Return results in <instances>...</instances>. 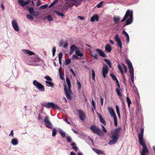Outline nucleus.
Wrapping results in <instances>:
<instances>
[{
  "label": "nucleus",
  "mask_w": 155,
  "mask_h": 155,
  "mask_svg": "<svg viewBox=\"0 0 155 155\" xmlns=\"http://www.w3.org/2000/svg\"><path fill=\"white\" fill-rule=\"evenodd\" d=\"M144 129L143 128L140 129V132L138 134V138L140 144L143 147L142 151L140 152L141 155H147V153H149V151L147 147L145 142L143 140Z\"/></svg>",
  "instance_id": "nucleus-1"
},
{
  "label": "nucleus",
  "mask_w": 155,
  "mask_h": 155,
  "mask_svg": "<svg viewBox=\"0 0 155 155\" xmlns=\"http://www.w3.org/2000/svg\"><path fill=\"white\" fill-rule=\"evenodd\" d=\"M126 21V25L124 26V27L126 25H127L131 24L133 20V13L131 10H128L126 11V14L123 18L121 21V22Z\"/></svg>",
  "instance_id": "nucleus-2"
},
{
  "label": "nucleus",
  "mask_w": 155,
  "mask_h": 155,
  "mask_svg": "<svg viewBox=\"0 0 155 155\" xmlns=\"http://www.w3.org/2000/svg\"><path fill=\"white\" fill-rule=\"evenodd\" d=\"M66 83L68 86V89H67V86L66 85H64V94H65L68 99L71 100L72 98L71 96V94H72V91L71 90V83L70 80L69 78L67 77L66 79Z\"/></svg>",
  "instance_id": "nucleus-3"
},
{
  "label": "nucleus",
  "mask_w": 155,
  "mask_h": 155,
  "mask_svg": "<svg viewBox=\"0 0 155 155\" xmlns=\"http://www.w3.org/2000/svg\"><path fill=\"white\" fill-rule=\"evenodd\" d=\"M126 62L128 66L129 72L131 80L132 82L134 83V71L132 64L130 61L128 59H126Z\"/></svg>",
  "instance_id": "nucleus-4"
},
{
  "label": "nucleus",
  "mask_w": 155,
  "mask_h": 155,
  "mask_svg": "<svg viewBox=\"0 0 155 155\" xmlns=\"http://www.w3.org/2000/svg\"><path fill=\"white\" fill-rule=\"evenodd\" d=\"M90 129L93 133L97 134L99 136L103 135V133L102 130L96 126L93 125L90 127Z\"/></svg>",
  "instance_id": "nucleus-5"
},
{
  "label": "nucleus",
  "mask_w": 155,
  "mask_h": 155,
  "mask_svg": "<svg viewBox=\"0 0 155 155\" xmlns=\"http://www.w3.org/2000/svg\"><path fill=\"white\" fill-rule=\"evenodd\" d=\"M33 85L39 91L42 92H43L45 91V88L44 86L40 83L37 81L35 80L33 82Z\"/></svg>",
  "instance_id": "nucleus-6"
},
{
  "label": "nucleus",
  "mask_w": 155,
  "mask_h": 155,
  "mask_svg": "<svg viewBox=\"0 0 155 155\" xmlns=\"http://www.w3.org/2000/svg\"><path fill=\"white\" fill-rule=\"evenodd\" d=\"M43 106L47 108H53L58 110H60V107L58 105L52 102L46 103Z\"/></svg>",
  "instance_id": "nucleus-7"
},
{
  "label": "nucleus",
  "mask_w": 155,
  "mask_h": 155,
  "mask_svg": "<svg viewBox=\"0 0 155 155\" xmlns=\"http://www.w3.org/2000/svg\"><path fill=\"white\" fill-rule=\"evenodd\" d=\"M108 110L110 116L114 118V125L116 127L117 125V118L114 111L112 108H108Z\"/></svg>",
  "instance_id": "nucleus-8"
},
{
  "label": "nucleus",
  "mask_w": 155,
  "mask_h": 155,
  "mask_svg": "<svg viewBox=\"0 0 155 155\" xmlns=\"http://www.w3.org/2000/svg\"><path fill=\"white\" fill-rule=\"evenodd\" d=\"M45 78L47 80L45 81L46 85L48 87H53L54 84L52 82V80L51 78L49 76H45Z\"/></svg>",
  "instance_id": "nucleus-9"
},
{
  "label": "nucleus",
  "mask_w": 155,
  "mask_h": 155,
  "mask_svg": "<svg viewBox=\"0 0 155 155\" xmlns=\"http://www.w3.org/2000/svg\"><path fill=\"white\" fill-rule=\"evenodd\" d=\"M49 117L46 116L44 119V122L46 127L49 129H52V125L49 120Z\"/></svg>",
  "instance_id": "nucleus-10"
},
{
  "label": "nucleus",
  "mask_w": 155,
  "mask_h": 155,
  "mask_svg": "<svg viewBox=\"0 0 155 155\" xmlns=\"http://www.w3.org/2000/svg\"><path fill=\"white\" fill-rule=\"evenodd\" d=\"M114 39V40L117 42V45L120 47V49L121 50L122 48V44L118 34H116L115 35Z\"/></svg>",
  "instance_id": "nucleus-11"
},
{
  "label": "nucleus",
  "mask_w": 155,
  "mask_h": 155,
  "mask_svg": "<svg viewBox=\"0 0 155 155\" xmlns=\"http://www.w3.org/2000/svg\"><path fill=\"white\" fill-rule=\"evenodd\" d=\"M108 68L106 64L103 65V67L102 69V73L103 77L104 78L106 77V75L107 74L108 72Z\"/></svg>",
  "instance_id": "nucleus-12"
},
{
  "label": "nucleus",
  "mask_w": 155,
  "mask_h": 155,
  "mask_svg": "<svg viewBox=\"0 0 155 155\" xmlns=\"http://www.w3.org/2000/svg\"><path fill=\"white\" fill-rule=\"evenodd\" d=\"M121 128L118 127L114 130L111 132V135L115 136L118 137L119 135Z\"/></svg>",
  "instance_id": "nucleus-13"
},
{
  "label": "nucleus",
  "mask_w": 155,
  "mask_h": 155,
  "mask_svg": "<svg viewBox=\"0 0 155 155\" xmlns=\"http://www.w3.org/2000/svg\"><path fill=\"white\" fill-rule=\"evenodd\" d=\"M12 24L14 29L15 31H19V27L18 26V23L16 20H13L12 21Z\"/></svg>",
  "instance_id": "nucleus-14"
},
{
  "label": "nucleus",
  "mask_w": 155,
  "mask_h": 155,
  "mask_svg": "<svg viewBox=\"0 0 155 155\" xmlns=\"http://www.w3.org/2000/svg\"><path fill=\"white\" fill-rule=\"evenodd\" d=\"M78 113L80 120L82 121L84 120L86 117L85 114L84 112L81 110H79L78 111Z\"/></svg>",
  "instance_id": "nucleus-15"
},
{
  "label": "nucleus",
  "mask_w": 155,
  "mask_h": 155,
  "mask_svg": "<svg viewBox=\"0 0 155 155\" xmlns=\"http://www.w3.org/2000/svg\"><path fill=\"white\" fill-rule=\"evenodd\" d=\"M18 3L22 7H24L26 5L29 4L30 3V0L24 2L23 0H18Z\"/></svg>",
  "instance_id": "nucleus-16"
},
{
  "label": "nucleus",
  "mask_w": 155,
  "mask_h": 155,
  "mask_svg": "<svg viewBox=\"0 0 155 155\" xmlns=\"http://www.w3.org/2000/svg\"><path fill=\"white\" fill-rule=\"evenodd\" d=\"M96 51L99 53L100 56L103 57H106V54L102 50L99 49H96Z\"/></svg>",
  "instance_id": "nucleus-17"
},
{
  "label": "nucleus",
  "mask_w": 155,
  "mask_h": 155,
  "mask_svg": "<svg viewBox=\"0 0 155 155\" xmlns=\"http://www.w3.org/2000/svg\"><path fill=\"white\" fill-rule=\"evenodd\" d=\"M91 20L92 22L94 21H98L99 20L98 16L97 15H94L91 18Z\"/></svg>",
  "instance_id": "nucleus-18"
},
{
  "label": "nucleus",
  "mask_w": 155,
  "mask_h": 155,
  "mask_svg": "<svg viewBox=\"0 0 155 155\" xmlns=\"http://www.w3.org/2000/svg\"><path fill=\"white\" fill-rule=\"evenodd\" d=\"M23 51L25 54H28L30 55H32L35 54L34 52L28 50H23Z\"/></svg>",
  "instance_id": "nucleus-19"
},
{
  "label": "nucleus",
  "mask_w": 155,
  "mask_h": 155,
  "mask_svg": "<svg viewBox=\"0 0 155 155\" xmlns=\"http://www.w3.org/2000/svg\"><path fill=\"white\" fill-rule=\"evenodd\" d=\"M111 47L109 44H107L105 46V49L106 51L108 52H110L111 50Z\"/></svg>",
  "instance_id": "nucleus-20"
},
{
  "label": "nucleus",
  "mask_w": 155,
  "mask_h": 155,
  "mask_svg": "<svg viewBox=\"0 0 155 155\" xmlns=\"http://www.w3.org/2000/svg\"><path fill=\"white\" fill-rule=\"evenodd\" d=\"M11 143L12 145H16L18 144V141L17 139L13 138L12 139Z\"/></svg>",
  "instance_id": "nucleus-21"
},
{
  "label": "nucleus",
  "mask_w": 155,
  "mask_h": 155,
  "mask_svg": "<svg viewBox=\"0 0 155 155\" xmlns=\"http://www.w3.org/2000/svg\"><path fill=\"white\" fill-rule=\"evenodd\" d=\"M95 152L98 155L99 154H104V151H101L99 150L95 149Z\"/></svg>",
  "instance_id": "nucleus-22"
},
{
  "label": "nucleus",
  "mask_w": 155,
  "mask_h": 155,
  "mask_svg": "<svg viewBox=\"0 0 155 155\" xmlns=\"http://www.w3.org/2000/svg\"><path fill=\"white\" fill-rule=\"evenodd\" d=\"M123 33L126 37L127 39V42L129 43V42L130 38L128 35L125 31H123Z\"/></svg>",
  "instance_id": "nucleus-23"
},
{
  "label": "nucleus",
  "mask_w": 155,
  "mask_h": 155,
  "mask_svg": "<svg viewBox=\"0 0 155 155\" xmlns=\"http://www.w3.org/2000/svg\"><path fill=\"white\" fill-rule=\"evenodd\" d=\"M61 69H62V68L60 67L59 69V75L60 76V78L62 80L64 79V75L62 74L61 73Z\"/></svg>",
  "instance_id": "nucleus-24"
},
{
  "label": "nucleus",
  "mask_w": 155,
  "mask_h": 155,
  "mask_svg": "<svg viewBox=\"0 0 155 155\" xmlns=\"http://www.w3.org/2000/svg\"><path fill=\"white\" fill-rule=\"evenodd\" d=\"M54 12L56 13V14L59 16L63 17L64 16V15L63 13L58 11H54Z\"/></svg>",
  "instance_id": "nucleus-25"
},
{
  "label": "nucleus",
  "mask_w": 155,
  "mask_h": 155,
  "mask_svg": "<svg viewBox=\"0 0 155 155\" xmlns=\"http://www.w3.org/2000/svg\"><path fill=\"white\" fill-rule=\"evenodd\" d=\"M104 61L107 63L109 67L110 68L111 67V63L110 61L106 59H104Z\"/></svg>",
  "instance_id": "nucleus-26"
},
{
  "label": "nucleus",
  "mask_w": 155,
  "mask_h": 155,
  "mask_svg": "<svg viewBox=\"0 0 155 155\" xmlns=\"http://www.w3.org/2000/svg\"><path fill=\"white\" fill-rule=\"evenodd\" d=\"M76 54L78 56L80 57H82L83 56V54L81 53L78 49H76L75 51Z\"/></svg>",
  "instance_id": "nucleus-27"
},
{
  "label": "nucleus",
  "mask_w": 155,
  "mask_h": 155,
  "mask_svg": "<svg viewBox=\"0 0 155 155\" xmlns=\"http://www.w3.org/2000/svg\"><path fill=\"white\" fill-rule=\"evenodd\" d=\"M58 2V0H54L50 5L49 8H51L54 6L55 4H56Z\"/></svg>",
  "instance_id": "nucleus-28"
},
{
  "label": "nucleus",
  "mask_w": 155,
  "mask_h": 155,
  "mask_svg": "<svg viewBox=\"0 0 155 155\" xmlns=\"http://www.w3.org/2000/svg\"><path fill=\"white\" fill-rule=\"evenodd\" d=\"M29 12L32 15H34V13L35 12V11L34 10V8L32 7H30L29 9Z\"/></svg>",
  "instance_id": "nucleus-29"
},
{
  "label": "nucleus",
  "mask_w": 155,
  "mask_h": 155,
  "mask_svg": "<svg viewBox=\"0 0 155 155\" xmlns=\"http://www.w3.org/2000/svg\"><path fill=\"white\" fill-rule=\"evenodd\" d=\"M118 69L120 71V72L121 74L123 76L124 75V73L123 71V70L122 68V67L120 65L118 64Z\"/></svg>",
  "instance_id": "nucleus-30"
},
{
  "label": "nucleus",
  "mask_w": 155,
  "mask_h": 155,
  "mask_svg": "<svg viewBox=\"0 0 155 155\" xmlns=\"http://www.w3.org/2000/svg\"><path fill=\"white\" fill-rule=\"evenodd\" d=\"M116 91L117 93V95L119 96H121L122 94L120 92V89L119 88H117L116 89Z\"/></svg>",
  "instance_id": "nucleus-31"
},
{
  "label": "nucleus",
  "mask_w": 155,
  "mask_h": 155,
  "mask_svg": "<svg viewBox=\"0 0 155 155\" xmlns=\"http://www.w3.org/2000/svg\"><path fill=\"white\" fill-rule=\"evenodd\" d=\"M126 100L128 104V106L129 107H130V105L131 104V101L128 97H126Z\"/></svg>",
  "instance_id": "nucleus-32"
},
{
  "label": "nucleus",
  "mask_w": 155,
  "mask_h": 155,
  "mask_svg": "<svg viewBox=\"0 0 155 155\" xmlns=\"http://www.w3.org/2000/svg\"><path fill=\"white\" fill-rule=\"evenodd\" d=\"M100 121L104 124H106V123L104 119L101 117H99Z\"/></svg>",
  "instance_id": "nucleus-33"
},
{
  "label": "nucleus",
  "mask_w": 155,
  "mask_h": 155,
  "mask_svg": "<svg viewBox=\"0 0 155 155\" xmlns=\"http://www.w3.org/2000/svg\"><path fill=\"white\" fill-rule=\"evenodd\" d=\"M57 132L56 129L55 128H53L52 130V137L55 136L57 134Z\"/></svg>",
  "instance_id": "nucleus-34"
},
{
  "label": "nucleus",
  "mask_w": 155,
  "mask_h": 155,
  "mask_svg": "<svg viewBox=\"0 0 155 155\" xmlns=\"http://www.w3.org/2000/svg\"><path fill=\"white\" fill-rule=\"evenodd\" d=\"M59 132L61 137L62 138H64L65 136V132L62 130H60Z\"/></svg>",
  "instance_id": "nucleus-35"
},
{
  "label": "nucleus",
  "mask_w": 155,
  "mask_h": 155,
  "mask_svg": "<svg viewBox=\"0 0 155 155\" xmlns=\"http://www.w3.org/2000/svg\"><path fill=\"white\" fill-rule=\"evenodd\" d=\"M48 6V4H45V5H44L41 6L40 7L39 9H44L47 8Z\"/></svg>",
  "instance_id": "nucleus-36"
},
{
  "label": "nucleus",
  "mask_w": 155,
  "mask_h": 155,
  "mask_svg": "<svg viewBox=\"0 0 155 155\" xmlns=\"http://www.w3.org/2000/svg\"><path fill=\"white\" fill-rule=\"evenodd\" d=\"M77 48V47L74 45H72L70 47L71 50L72 51H74V50Z\"/></svg>",
  "instance_id": "nucleus-37"
},
{
  "label": "nucleus",
  "mask_w": 155,
  "mask_h": 155,
  "mask_svg": "<svg viewBox=\"0 0 155 155\" xmlns=\"http://www.w3.org/2000/svg\"><path fill=\"white\" fill-rule=\"evenodd\" d=\"M70 2L69 1V2H68V4H69L68 7L70 9H72V6H73V5H75V4L74 3Z\"/></svg>",
  "instance_id": "nucleus-38"
},
{
  "label": "nucleus",
  "mask_w": 155,
  "mask_h": 155,
  "mask_svg": "<svg viewBox=\"0 0 155 155\" xmlns=\"http://www.w3.org/2000/svg\"><path fill=\"white\" fill-rule=\"evenodd\" d=\"M111 138H112V139L113 140H114L117 142V141L118 139V137L117 136L111 135Z\"/></svg>",
  "instance_id": "nucleus-39"
},
{
  "label": "nucleus",
  "mask_w": 155,
  "mask_h": 155,
  "mask_svg": "<svg viewBox=\"0 0 155 155\" xmlns=\"http://www.w3.org/2000/svg\"><path fill=\"white\" fill-rule=\"evenodd\" d=\"M71 62V60L69 58L66 60L65 61V64L66 65H69Z\"/></svg>",
  "instance_id": "nucleus-40"
},
{
  "label": "nucleus",
  "mask_w": 155,
  "mask_h": 155,
  "mask_svg": "<svg viewBox=\"0 0 155 155\" xmlns=\"http://www.w3.org/2000/svg\"><path fill=\"white\" fill-rule=\"evenodd\" d=\"M120 20V18L118 17H114V22H116Z\"/></svg>",
  "instance_id": "nucleus-41"
},
{
  "label": "nucleus",
  "mask_w": 155,
  "mask_h": 155,
  "mask_svg": "<svg viewBox=\"0 0 155 155\" xmlns=\"http://www.w3.org/2000/svg\"><path fill=\"white\" fill-rule=\"evenodd\" d=\"M117 143L114 140H113L112 139L111 140H110L109 142L108 143V144L110 145H112V144H115Z\"/></svg>",
  "instance_id": "nucleus-42"
},
{
  "label": "nucleus",
  "mask_w": 155,
  "mask_h": 155,
  "mask_svg": "<svg viewBox=\"0 0 155 155\" xmlns=\"http://www.w3.org/2000/svg\"><path fill=\"white\" fill-rule=\"evenodd\" d=\"M92 79L94 81H95V73L93 69L92 70Z\"/></svg>",
  "instance_id": "nucleus-43"
},
{
  "label": "nucleus",
  "mask_w": 155,
  "mask_h": 155,
  "mask_svg": "<svg viewBox=\"0 0 155 155\" xmlns=\"http://www.w3.org/2000/svg\"><path fill=\"white\" fill-rule=\"evenodd\" d=\"M122 67L124 68V72L126 73H127V68L126 66L123 63H122Z\"/></svg>",
  "instance_id": "nucleus-44"
},
{
  "label": "nucleus",
  "mask_w": 155,
  "mask_h": 155,
  "mask_svg": "<svg viewBox=\"0 0 155 155\" xmlns=\"http://www.w3.org/2000/svg\"><path fill=\"white\" fill-rule=\"evenodd\" d=\"M77 84L78 85V90H80L81 88V84L80 82H79L78 80H77Z\"/></svg>",
  "instance_id": "nucleus-45"
},
{
  "label": "nucleus",
  "mask_w": 155,
  "mask_h": 155,
  "mask_svg": "<svg viewBox=\"0 0 155 155\" xmlns=\"http://www.w3.org/2000/svg\"><path fill=\"white\" fill-rule=\"evenodd\" d=\"M47 18L48 20L50 21H52L53 20L52 17L50 15H49L47 16Z\"/></svg>",
  "instance_id": "nucleus-46"
},
{
  "label": "nucleus",
  "mask_w": 155,
  "mask_h": 155,
  "mask_svg": "<svg viewBox=\"0 0 155 155\" xmlns=\"http://www.w3.org/2000/svg\"><path fill=\"white\" fill-rule=\"evenodd\" d=\"M110 76L112 77V78L114 81H115L117 79L116 77L112 74H110Z\"/></svg>",
  "instance_id": "nucleus-47"
},
{
  "label": "nucleus",
  "mask_w": 155,
  "mask_h": 155,
  "mask_svg": "<svg viewBox=\"0 0 155 155\" xmlns=\"http://www.w3.org/2000/svg\"><path fill=\"white\" fill-rule=\"evenodd\" d=\"M103 2H100L98 4H97L96 6L98 8H100V7H101L103 3Z\"/></svg>",
  "instance_id": "nucleus-48"
},
{
  "label": "nucleus",
  "mask_w": 155,
  "mask_h": 155,
  "mask_svg": "<svg viewBox=\"0 0 155 155\" xmlns=\"http://www.w3.org/2000/svg\"><path fill=\"white\" fill-rule=\"evenodd\" d=\"M91 56L94 57V58L95 59L98 60V58L97 57V54H95L94 55L91 54Z\"/></svg>",
  "instance_id": "nucleus-49"
},
{
  "label": "nucleus",
  "mask_w": 155,
  "mask_h": 155,
  "mask_svg": "<svg viewBox=\"0 0 155 155\" xmlns=\"http://www.w3.org/2000/svg\"><path fill=\"white\" fill-rule=\"evenodd\" d=\"M52 55L54 56L55 55V54L56 51V48L55 47H54L52 49Z\"/></svg>",
  "instance_id": "nucleus-50"
},
{
  "label": "nucleus",
  "mask_w": 155,
  "mask_h": 155,
  "mask_svg": "<svg viewBox=\"0 0 155 155\" xmlns=\"http://www.w3.org/2000/svg\"><path fill=\"white\" fill-rule=\"evenodd\" d=\"M27 17L29 19H32L33 18V16L29 14H27Z\"/></svg>",
  "instance_id": "nucleus-51"
},
{
  "label": "nucleus",
  "mask_w": 155,
  "mask_h": 155,
  "mask_svg": "<svg viewBox=\"0 0 155 155\" xmlns=\"http://www.w3.org/2000/svg\"><path fill=\"white\" fill-rule=\"evenodd\" d=\"M62 54L61 52H60L58 54L59 59H61L62 57Z\"/></svg>",
  "instance_id": "nucleus-52"
},
{
  "label": "nucleus",
  "mask_w": 155,
  "mask_h": 155,
  "mask_svg": "<svg viewBox=\"0 0 155 155\" xmlns=\"http://www.w3.org/2000/svg\"><path fill=\"white\" fill-rule=\"evenodd\" d=\"M101 126L102 127V128L103 131L105 133H107V130L103 126V125H101Z\"/></svg>",
  "instance_id": "nucleus-53"
},
{
  "label": "nucleus",
  "mask_w": 155,
  "mask_h": 155,
  "mask_svg": "<svg viewBox=\"0 0 155 155\" xmlns=\"http://www.w3.org/2000/svg\"><path fill=\"white\" fill-rule=\"evenodd\" d=\"M67 139L68 141L69 142H71L72 141L71 138L70 137H67Z\"/></svg>",
  "instance_id": "nucleus-54"
},
{
  "label": "nucleus",
  "mask_w": 155,
  "mask_h": 155,
  "mask_svg": "<svg viewBox=\"0 0 155 155\" xmlns=\"http://www.w3.org/2000/svg\"><path fill=\"white\" fill-rule=\"evenodd\" d=\"M117 113L120 112L118 106L117 105H116L115 106Z\"/></svg>",
  "instance_id": "nucleus-55"
},
{
  "label": "nucleus",
  "mask_w": 155,
  "mask_h": 155,
  "mask_svg": "<svg viewBox=\"0 0 155 155\" xmlns=\"http://www.w3.org/2000/svg\"><path fill=\"white\" fill-rule=\"evenodd\" d=\"M41 2L40 0L38 1L37 3V6H38L41 5Z\"/></svg>",
  "instance_id": "nucleus-56"
},
{
  "label": "nucleus",
  "mask_w": 155,
  "mask_h": 155,
  "mask_svg": "<svg viewBox=\"0 0 155 155\" xmlns=\"http://www.w3.org/2000/svg\"><path fill=\"white\" fill-rule=\"evenodd\" d=\"M72 149H74V150L75 151H77L78 150V148L76 146H73L72 147Z\"/></svg>",
  "instance_id": "nucleus-57"
},
{
  "label": "nucleus",
  "mask_w": 155,
  "mask_h": 155,
  "mask_svg": "<svg viewBox=\"0 0 155 155\" xmlns=\"http://www.w3.org/2000/svg\"><path fill=\"white\" fill-rule=\"evenodd\" d=\"M39 15V12H35L34 15H33L35 16H38Z\"/></svg>",
  "instance_id": "nucleus-58"
},
{
  "label": "nucleus",
  "mask_w": 155,
  "mask_h": 155,
  "mask_svg": "<svg viewBox=\"0 0 155 155\" xmlns=\"http://www.w3.org/2000/svg\"><path fill=\"white\" fill-rule=\"evenodd\" d=\"M9 136L10 137L12 136V137H14V133H13V130H12L11 131L10 134H9Z\"/></svg>",
  "instance_id": "nucleus-59"
},
{
  "label": "nucleus",
  "mask_w": 155,
  "mask_h": 155,
  "mask_svg": "<svg viewBox=\"0 0 155 155\" xmlns=\"http://www.w3.org/2000/svg\"><path fill=\"white\" fill-rule=\"evenodd\" d=\"M70 71L71 72L72 74H73L74 76V77H75V74L74 72V71L72 69H70Z\"/></svg>",
  "instance_id": "nucleus-60"
},
{
  "label": "nucleus",
  "mask_w": 155,
  "mask_h": 155,
  "mask_svg": "<svg viewBox=\"0 0 155 155\" xmlns=\"http://www.w3.org/2000/svg\"><path fill=\"white\" fill-rule=\"evenodd\" d=\"M103 101H104V100H103V98H101V100H100V102H101V106H103Z\"/></svg>",
  "instance_id": "nucleus-61"
},
{
  "label": "nucleus",
  "mask_w": 155,
  "mask_h": 155,
  "mask_svg": "<svg viewBox=\"0 0 155 155\" xmlns=\"http://www.w3.org/2000/svg\"><path fill=\"white\" fill-rule=\"evenodd\" d=\"M92 104L93 107H95V103L94 100L93 99H92Z\"/></svg>",
  "instance_id": "nucleus-62"
},
{
  "label": "nucleus",
  "mask_w": 155,
  "mask_h": 155,
  "mask_svg": "<svg viewBox=\"0 0 155 155\" xmlns=\"http://www.w3.org/2000/svg\"><path fill=\"white\" fill-rule=\"evenodd\" d=\"M73 57L75 58L76 59H78V57L75 54L73 55Z\"/></svg>",
  "instance_id": "nucleus-63"
},
{
  "label": "nucleus",
  "mask_w": 155,
  "mask_h": 155,
  "mask_svg": "<svg viewBox=\"0 0 155 155\" xmlns=\"http://www.w3.org/2000/svg\"><path fill=\"white\" fill-rule=\"evenodd\" d=\"M78 18L81 20H83V19H84V17H81V16H78Z\"/></svg>",
  "instance_id": "nucleus-64"
}]
</instances>
